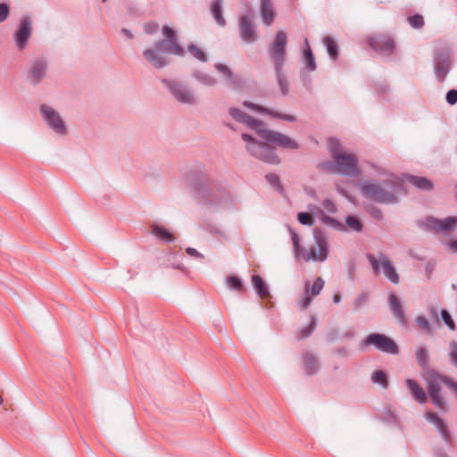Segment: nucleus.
I'll return each instance as SVG.
<instances>
[{"label":"nucleus","mask_w":457,"mask_h":457,"mask_svg":"<svg viewBox=\"0 0 457 457\" xmlns=\"http://www.w3.org/2000/svg\"><path fill=\"white\" fill-rule=\"evenodd\" d=\"M228 113L236 121L254 130L259 137L266 140L267 143H263L258 141L250 134L243 133L241 135L242 139L246 142L245 147L247 152L256 159L270 164L276 165L280 163V159L276 154L275 149L268 145V143L276 145L284 149L299 148L298 143L288 136L281 132L267 129L264 122L254 119L238 108H229Z\"/></svg>","instance_id":"f257e3e1"},{"label":"nucleus","mask_w":457,"mask_h":457,"mask_svg":"<svg viewBox=\"0 0 457 457\" xmlns=\"http://www.w3.org/2000/svg\"><path fill=\"white\" fill-rule=\"evenodd\" d=\"M163 39L156 41L152 48L144 50L143 56L155 69H162L170 62L165 54L183 57L186 54L184 48L179 45L176 31L164 25L162 27Z\"/></svg>","instance_id":"f03ea898"},{"label":"nucleus","mask_w":457,"mask_h":457,"mask_svg":"<svg viewBox=\"0 0 457 457\" xmlns=\"http://www.w3.org/2000/svg\"><path fill=\"white\" fill-rule=\"evenodd\" d=\"M361 192L366 199L383 204H395L399 201L397 195L406 194L403 181L393 174L380 184L377 181L364 182Z\"/></svg>","instance_id":"7ed1b4c3"},{"label":"nucleus","mask_w":457,"mask_h":457,"mask_svg":"<svg viewBox=\"0 0 457 457\" xmlns=\"http://www.w3.org/2000/svg\"><path fill=\"white\" fill-rule=\"evenodd\" d=\"M190 184L201 204L220 207L230 201L228 192L220 184L211 182L204 173L196 174Z\"/></svg>","instance_id":"20e7f679"},{"label":"nucleus","mask_w":457,"mask_h":457,"mask_svg":"<svg viewBox=\"0 0 457 457\" xmlns=\"http://www.w3.org/2000/svg\"><path fill=\"white\" fill-rule=\"evenodd\" d=\"M289 230L291 232L295 251L297 253L303 251L302 256L304 261L324 262L327 260L328 256L327 236L321 228H316L313 230V237L318 249L312 247L309 251L301 248L297 233L291 228H289Z\"/></svg>","instance_id":"39448f33"},{"label":"nucleus","mask_w":457,"mask_h":457,"mask_svg":"<svg viewBox=\"0 0 457 457\" xmlns=\"http://www.w3.org/2000/svg\"><path fill=\"white\" fill-rule=\"evenodd\" d=\"M339 145L337 138L329 139V150L331 156L337 162V173L349 177H357L360 174L358 160L353 154L336 153L333 145Z\"/></svg>","instance_id":"423d86ee"},{"label":"nucleus","mask_w":457,"mask_h":457,"mask_svg":"<svg viewBox=\"0 0 457 457\" xmlns=\"http://www.w3.org/2000/svg\"><path fill=\"white\" fill-rule=\"evenodd\" d=\"M367 260L371 266L374 275H378L381 269H383L385 277L390 282L393 284H398L400 282L399 275L396 272L392 261L386 254L379 253L378 257L377 258L372 253H368Z\"/></svg>","instance_id":"0eeeda50"},{"label":"nucleus","mask_w":457,"mask_h":457,"mask_svg":"<svg viewBox=\"0 0 457 457\" xmlns=\"http://www.w3.org/2000/svg\"><path fill=\"white\" fill-rule=\"evenodd\" d=\"M161 82L169 89L170 95L178 102L188 105L196 104L197 100L194 92L183 82L168 79H162Z\"/></svg>","instance_id":"6e6552de"},{"label":"nucleus","mask_w":457,"mask_h":457,"mask_svg":"<svg viewBox=\"0 0 457 457\" xmlns=\"http://www.w3.org/2000/svg\"><path fill=\"white\" fill-rule=\"evenodd\" d=\"M363 346L373 345L378 351L390 354H397L399 348L397 344L389 337L380 333H371L362 341Z\"/></svg>","instance_id":"1a4fd4ad"},{"label":"nucleus","mask_w":457,"mask_h":457,"mask_svg":"<svg viewBox=\"0 0 457 457\" xmlns=\"http://www.w3.org/2000/svg\"><path fill=\"white\" fill-rule=\"evenodd\" d=\"M434 72L439 82H444L452 69L450 53L447 49H436L433 57Z\"/></svg>","instance_id":"9d476101"},{"label":"nucleus","mask_w":457,"mask_h":457,"mask_svg":"<svg viewBox=\"0 0 457 457\" xmlns=\"http://www.w3.org/2000/svg\"><path fill=\"white\" fill-rule=\"evenodd\" d=\"M40 113L47 126L56 134L63 136L67 134V127L60 114L51 106L41 104Z\"/></svg>","instance_id":"9b49d317"},{"label":"nucleus","mask_w":457,"mask_h":457,"mask_svg":"<svg viewBox=\"0 0 457 457\" xmlns=\"http://www.w3.org/2000/svg\"><path fill=\"white\" fill-rule=\"evenodd\" d=\"M287 44V37L284 31H278L276 34L275 41L269 48L270 58L274 67L284 66L286 59V46Z\"/></svg>","instance_id":"f8f14e48"},{"label":"nucleus","mask_w":457,"mask_h":457,"mask_svg":"<svg viewBox=\"0 0 457 457\" xmlns=\"http://www.w3.org/2000/svg\"><path fill=\"white\" fill-rule=\"evenodd\" d=\"M48 61L46 57H36L31 60L27 80L32 86L40 84L47 75Z\"/></svg>","instance_id":"ddd939ff"},{"label":"nucleus","mask_w":457,"mask_h":457,"mask_svg":"<svg viewBox=\"0 0 457 457\" xmlns=\"http://www.w3.org/2000/svg\"><path fill=\"white\" fill-rule=\"evenodd\" d=\"M32 31V19L29 16H23L21 19L17 30L13 34V39L18 49L23 50L27 46Z\"/></svg>","instance_id":"4468645a"},{"label":"nucleus","mask_w":457,"mask_h":457,"mask_svg":"<svg viewBox=\"0 0 457 457\" xmlns=\"http://www.w3.org/2000/svg\"><path fill=\"white\" fill-rule=\"evenodd\" d=\"M424 417L428 423L434 425L444 442L446 445H451L453 443V437L445 420L441 419L436 412L431 411H427Z\"/></svg>","instance_id":"2eb2a0df"},{"label":"nucleus","mask_w":457,"mask_h":457,"mask_svg":"<svg viewBox=\"0 0 457 457\" xmlns=\"http://www.w3.org/2000/svg\"><path fill=\"white\" fill-rule=\"evenodd\" d=\"M370 46L377 53L388 56L395 50L394 40L386 35H378L369 39Z\"/></svg>","instance_id":"dca6fc26"},{"label":"nucleus","mask_w":457,"mask_h":457,"mask_svg":"<svg viewBox=\"0 0 457 457\" xmlns=\"http://www.w3.org/2000/svg\"><path fill=\"white\" fill-rule=\"evenodd\" d=\"M388 308L394 318L403 326L407 324L403 304L395 293H390L387 300Z\"/></svg>","instance_id":"f3484780"},{"label":"nucleus","mask_w":457,"mask_h":457,"mask_svg":"<svg viewBox=\"0 0 457 457\" xmlns=\"http://www.w3.org/2000/svg\"><path fill=\"white\" fill-rule=\"evenodd\" d=\"M239 32L241 39L245 42L253 43L257 39L255 29L251 20L245 15L240 18Z\"/></svg>","instance_id":"a211bd4d"},{"label":"nucleus","mask_w":457,"mask_h":457,"mask_svg":"<svg viewBox=\"0 0 457 457\" xmlns=\"http://www.w3.org/2000/svg\"><path fill=\"white\" fill-rule=\"evenodd\" d=\"M244 106L247 107V108H250L252 110H256L262 113H265L272 118H276V119H279V120H286V121H289V122H294L296 120V118L293 115H290V114H285V113H280L277 111H274V110H271V109H269V108H266L264 106H262V105H259V104H253V103H251V102H248V101H245L243 103Z\"/></svg>","instance_id":"6ab92c4d"},{"label":"nucleus","mask_w":457,"mask_h":457,"mask_svg":"<svg viewBox=\"0 0 457 457\" xmlns=\"http://www.w3.org/2000/svg\"><path fill=\"white\" fill-rule=\"evenodd\" d=\"M405 385L410 391L412 399L420 404H425L428 402V395L419 383L411 378L405 381Z\"/></svg>","instance_id":"aec40b11"},{"label":"nucleus","mask_w":457,"mask_h":457,"mask_svg":"<svg viewBox=\"0 0 457 457\" xmlns=\"http://www.w3.org/2000/svg\"><path fill=\"white\" fill-rule=\"evenodd\" d=\"M215 69L222 73L229 84L235 88L239 89L243 87L244 81L239 75L234 74L232 71L225 64L216 63Z\"/></svg>","instance_id":"412c9836"},{"label":"nucleus","mask_w":457,"mask_h":457,"mask_svg":"<svg viewBox=\"0 0 457 457\" xmlns=\"http://www.w3.org/2000/svg\"><path fill=\"white\" fill-rule=\"evenodd\" d=\"M303 368L307 376L316 374L320 369L318 358L311 353H305L303 355Z\"/></svg>","instance_id":"4be33fe9"},{"label":"nucleus","mask_w":457,"mask_h":457,"mask_svg":"<svg viewBox=\"0 0 457 457\" xmlns=\"http://www.w3.org/2000/svg\"><path fill=\"white\" fill-rule=\"evenodd\" d=\"M260 13L263 23L270 26L275 19V12L272 8L270 0H261Z\"/></svg>","instance_id":"5701e85b"},{"label":"nucleus","mask_w":457,"mask_h":457,"mask_svg":"<svg viewBox=\"0 0 457 457\" xmlns=\"http://www.w3.org/2000/svg\"><path fill=\"white\" fill-rule=\"evenodd\" d=\"M152 234L164 243H171L175 240L174 235L167 228L156 223L151 225Z\"/></svg>","instance_id":"b1692460"},{"label":"nucleus","mask_w":457,"mask_h":457,"mask_svg":"<svg viewBox=\"0 0 457 457\" xmlns=\"http://www.w3.org/2000/svg\"><path fill=\"white\" fill-rule=\"evenodd\" d=\"M406 179L418 189L423 191H430L433 189V182L425 177L407 175Z\"/></svg>","instance_id":"393cba45"},{"label":"nucleus","mask_w":457,"mask_h":457,"mask_svg":"<svg viewBox=\"0 0 457 457\" xmlns=\"http://www.w3.org/2000/svg\"><path fill=\"white\" fill-rule=\"evenodd\" d=\"M252 284L261 298H267L270 295L269 288L260 275L252 276Z\"/></svg>","instance_id":"a878e982"},{"label":"nucleus","mask_w":457,"mask_h":457,"mask_svg":"<svg viewBox=\"0 0 457 457\" xmlns=\"http://www.w3.org/2000/svg\"><path fill=\"white\" fill-rule=\"evenodd\" d=\"M274 70L280 93L282 96H287L289 93V85L287 76L283 71V66H276L274 67Z\"/></svg>","instance_id":"bb28decb"},{"label":"nucleus","mask_w":457,"mask_h":457,"mask_svg":"<svg viewBox=\"0 0 457 457\" xmlns=\"http://www.w3.org/2000/svg\"><path fill=\"white\" fill-rule=\"evenodd\" d=\"M223 0H213L211 6V13L218 25L224 27L226 21L222 15Z\"/></svg>","instance_id":"cd10ccee"},{"label":"nucleus","mask_w":457,"mask_h":457,"mask_svg":"<svg viewBox=\"0 0 457 457\" xmlns=\"http://www.w3.org/2000/svg\"><path fill=\"white\" fill-rule=\"evenodd\" d=\"M457 227V217L449 216L444 220L438 219V232L449 233Z\"/></svg>","instance_id":"c85d7f7f"},{"label":"nucleus","mask_w":457,"mask_h":457,"mask_svg":"<svg viewBox=\"0 0 457 457\" xmlns=\"http://www.w3.org/2000/svg\"><path fill=\"white\" fill-rule=\"evenodd\" d=\"M319 214H320V219L323 224L328 225L338 231H345L346 230L345 226L343 223H341L339 220H337L332 217L328 216L327 214L324 213V212L322 210L319 211Z\"/></svg>","instance_id":"c756f323"},{"label":"nucleus","mask_w":457,"mask_h":457,"mask_svg":"<svg viewBox=\"0 0 457 457\" xmlns=\"http://www.w3.org/2000/svg\"><path fill=\"white\" fill-rule=\"evenodd\" d=\"M303 59L305 62V68L310 71H313L316 70L317 65L315 62V58L312 54V51L310 47L309 42L307 39H305V48L303 50Z\"/></svg>","instance_id":"7c9ffc66"},{"label":"nucleus","mask_w":457,"mask_h":457,"mask_svg":"<svg viewBox=\"0 0 457 457\" xmlns=\"http://www.w3.org/2000/svg\"><path fill=\"white\" fill-rule=\"evenodd\" d=\"M323 44L327 49V52H328V54L329 55V57L332 60H337L339 55V51H338V46L334 41V39L329 36H326L323 38Z\"/></svg>","instance_id":"2f4dec72"},{"label":"nucleus","mask_w":457,"mask_h":457,"mask_svg":"<svg viewBox=\"0 0 457 457\" xmlns=\"http://www.w3.org/2000/svg\"><path fill=\"white\" fill-rule=\"evenodd\" d=\"M418 226L422 229L436 233L438 232V219L428 216L423 220H419Z\"/></svg>","instance_id":"473e14b6"},{"label":"nucleus","mask_w":457,"mask_h":457,"mask_svg":"<svg viewBox=\"0 0 457 457\" xmlns=\"http://www.w3.org/2000/svg\"><path fill=\"white\" fill-rule=\"evenodd\" d=\"M416 359L422 370H426L429 365V354L425 347H419L416 350Z\"/></svg>","instance_id":"72a5a7b5"},{"label":"nucleus","mask_w":457,"mask_h":457,"mask_svg":"<svg viewBox=\"0 0 457 457\" xmlns=\"http://www.w3.org/2000/svg\"><path fill=\"white\" fill-rule=\"evenodd\" d=\"M192 76L197 81H199L201 84H203L204 86L212 87V86L216 85V83H217V80L213 77H212L211 75H209L207 73L199 71H195L193 72Z\"/></svg>","instance_id":"f704fd0d"},{"label":"nucleus","mask_w":457,"mask_h":457,"mask_svg":"<svg viewBox=\"0 0 457 457\" xmlns=\"http://www.w3.org/2000/svg\"><path fill=\"white\" fill-rule=\"evenodd\" d=\"M371 381L381 386L384 389L388 387L387 375L383 370H376L371 375Z\"/></svg>","instance_id":"c9c22d12"},{"label":"nucleus","mask_w":457,"mask_h":457,"mask_svg":"<svg viewBox=\"0 0 457 457\" xmlns=\"http://www.w3.org/2000/svg\"><path fill=\"white\" fill-rule=\"evenodd\" d=\"M345 224L350 229L355 232H361L363 228V224L361 220L354 215L346 216Z\"/></svg>","instance_id":"e433bc0d"},{"label":"nucleus","mask_w":457,"mask_h":457,"mask_svg":"<svg viewBox=\"0 0 457 457\" xmlns=\"http://www.w3.org/2000/svg\"><path fill=\"white\" fill-rule=\"evenodd\" d=\"M187 50L195 59L202 62H206L208 61L206 54L202 49H200L196 45H188Z\"/></svg>","instance_id":"4c0bfd02"},{"label":"nucleus","mask_w":457,"mask_h":457,"mask_svg":"<svg viewBox=\"0 0 457 457\" xmlns=\"http://www.w3.org/2000/svg\"><path fill=\"white\" fill-rule=\"evenodd\" d=\"M227 283H228V287L230 289H233V290H236L238 292L245 291V287H244V283H243L242 279L237 276H234V275L229 276L227 278Z\"/></svg>","instance_id":"58836bf2"},{"label":"nucleus","mask_w":457,"mask_h":457,"mask_svg":"<svg viewBox=\"0 0 457 457\" xmlns=\"http://www.w3.org/2000/svg\"><path fill=\"white\" fill-rule=\"evenodd\" d=\"M266 180L268 183L274 187L277 191L282 192L283 187L280 183L279 177L275 173H269L265 176Z\"/></svg>","instance_id":"ea45409f"},{"label":"nucleus","mask_w":457,"mask_h":457,"mask_svg":"<svg viewBox=\"0 0 457 457\" xmlns=\"http://www.w3.org/2000/svg\"><path fill=\"white\" fill-rule=\"evenodd\" d=\"M370 299L369 293L362 292L361 293L353 302V310L358 311L360 310L364 304L368 303Z\"/></svg>","instance_id":"a19ab883"},{"label":"nucleus","mask_w":457,"mask_h":457,"mask_svg":"<svg viewBox=\"0 0 457 457\" xmlns=\"http://www.w3.org/2000/svg\"><path fill=\"white\" fill-rule=\"evenodd\" d=\"M317 325L316 319L314 317H311L310 323L307 327L302 328L299 333L301 336V338H306L309 337L314 331Z\"/></svg>","instance_id":"79ce46f5"},{"label":"nucleus","mask_w":457,"mask_h":457,"mask_svg":"<svg viewBox=\"0 0 457 457\" xmlns=\"http://www.w3.org/2000/svg\"><path fill=\"white\" fill-rule=\"evenodd\" d=\"M409 24L416 29H421L424 26V19L421 14H413L408 17Z\"/></svg>","instance_id":"37998d69"},{"label":"nucleus","mask_w":457,"mask_h":457,"mask_svg":"<svg viewBox=\"0 0 457 457\" xmlns=\"http://www.w3.org/2000/svg\"><path fill=\"white\" fill-rule=\"evenodd\" d=\"M318 168L329 173H337V162L336 160L320 162Z\"/></svg>","instance_id":"c03bdc74"},{"label":"nucleus","mask_w":457,"mask_h":457,"mask_svg":"<svg viewBox=\"0 0 457 457\" xmlns=\"http://www.w3.org/2000/svg\"><path fill=\"white\" fill-rule=\"evenodd\" d=\"M366 212L374 219L381 220L383 219V212L376 205L370 204L366 206Z\"/></svg>","instance_id":"a18cd8bd"},{"label":"nucleus","mask_w":457,"mask_h":457,"mask_svg":"<svg viewBox=\"0 0 457 457\" xmlns=\"http://www.w3.org/2000/svg\"><path fill=\"white\" fill-rule=\"evenodd\" d=\"M309 282L305 284V293L303 297L299 301L298 305L303 309H307L309 305L312 303V297L309 295L310 289H309Z\"/></svg>","instance_id":"49530a36"},{"label":"nucleus","mask_w":457,"mask_h":457,"mask_svg":"<svg viewBox=\"0 0 457 457\" xmlns=\"http://www.w3.org/2000/svg\"><path fill=\"white\" fill-rule=\"evenodd\" d=\"M441 318L450 330L455 329V323L452 318V315L450 314V312L448 311L442 310L441 311Z\"/></svg>","instance_id":"de8ad7c7"},{"label":"nucleus","mask_w":457,"mask_h":457,"mask_svg":"<svg viewBox=\"0 0 457 457\" xmlns=\"http://www.w3.org/2000/svg\"><path fill=\"white\" fill-rule=\"evenodd\" d=\"M297 219H298L299 222L303 225L312 226L314 223L313 217L309 212H299L297 215Z\"/></svg>","instance_id":"09e8293b"},{"label":"nucleus","mask_w":457,"mask_h":457,"mask_svg":"<svg viewBox=\"0 0 457 457\" xmlns=\"http://www.w3.org/2000/svg\"><path fill=\"white\" fill-rule=\"evenodd\" d=\"M324 280L319 277L317 278L314 282H313V285L311 288V294L312 296H316L318 295H320V291L322 290L323 287H324Z\"/></svg>","instance_id":"8fccbe9b"},{"label":"nucleus","mask_w":457,"mask_h":457,"mask_svg":"<svg viewBox=\"0 0 457 457\" xmlns=\"http://www.w3.org/2000/svg\"><path fill=\"white\" fill-rule=\"evenodd\" d=\"M10 15V6L5 3H0V22L8 19Z\"/></svg>","instance_id":"3c124183"},{"label":"nucleus","mask_w":457,"mask_h":457,"mask_svg":"<svg viewBox=\"0 0 457 457\" xmlns=\"http://www.w3.org/2000/svg\"><path fill=\"white\" fill-rule=\"evenodd\" d=\"M450 346L452 349V352L450 353V361L457 369V343L455 341H452Z\"/></svg>","instance_id":"603ef678"},{"label":"nucleus","mask_w":457,"mask_h":457,"mask_svg":"<svg viewBox=\"0 0 457 457\" xmlns=\"http://www.w3.org/2000/svg\"><path fill=\"white\" fill-rule=\"evenodd\" d=\"M417 324L425 329L428 333H431V327L428 320L424 316H418L416 318Z\"/></svg>","instance_id":"864d4df0"},{"label":"nucleus","mask_w":457,"mask_h":457,"mask_svg":"<svg viewBox=\"0 0 457 457\" xmlns=\"http://www.w3.org/2000/svg\"><path fill=\"white\" fill-rule=\"evenodd\" d=\"M159 25L156 22H148L144 26V31L148 35H154L157 33Z\"/></svg>","instance_id":"5fc2aeb1"},{"label":"nucleus","mask_w":457,"mask_h":457,"mask_svg":"<svg viewBox=\"0 0 457 457\" xmlns=\"http://www.w3.org/2000/svg\"><path fill=\"white\" fill-rule=\"evenodd\" d=\"M445 99L448 104H455L457 103V89H450L446 93Z\"/></svg>","instance_id":"6e6d98bb"},{"label":"nucleus","mask_w":457,"mask_h":457,"mask_svg":"<svg viewBox=\"0 0 457 457\" xmlns=\"http://www.w3.org/2000/svg\"><path fill=\"white\" fill-rule=\"evenodd\" d=\"M324 209L329 212V213H336L337 212V205L335 204V203L333 201H331L330 199H326L323 204H322Z\"/></svg>","instance_id":"4d7b16f0"},{"label":"nucleus","mask_w":457,"mask_h":457,"mask_svg":"<svg viewBox=\"0 0 457 457\" xmlns=\"http://www.w3.org/2000/svg\"><path fill=\"white\" fill-rule=\"evenodd\" d=\"M186 253L190 256H195L196 258L204 259V256L201 253H199L196 249L193 247H187L186 249Z\"/></svg>","instance_id":"13d9d810"},{"label":"nucleus","mask_w":457,"mask_h":457,"mask_svg":"<svg viewBox=\"0 0 457 457\" xmlns=\"http://www.w3.org/2000/svg\"><path fill=\"white\" fill-rule=\"evenodd\" d=\"M425 270H426V275H427V278H431V275H432V272L434 271V265L431 264V263H427L426 264V268H425Z\"/></svg>","instance_id":"bf43d9fd"},{"label":"nucleus","mask_w":457,"mask_h":457,"mask_svg":"<svg viewBox=\"0 0 457 457\" xmlns=\"http://www.w3.org/2000/svg\"><path fill=\"white\" fill-rule=\"evenodd\" d=\"M388 91V87L387 86H384V85H381L378 87V93L382 96L386 93H387Z\"/></svg>","instance_id":"052dcab7"},{"label":"nucleus","mask_w":457,"mask_h":457,"mask_svg":"<svg viewBox=\"0 0 457 457\" xmlns=\"http://www.w3.org/2000/svg\"><path fill=\"white\" fill-rule=\"evenodd\" d=\"M448 245L453 253H457V240H452Z\"/></svg>","instance_id":"680f3d73"},{"label":"nucleus","mask_w":457,"mask_h":457,"mask_svg":"<svg viewBox=\"0 0 457 457\" xmlns=\"http://www.w3.org/2000/svg\"><path fill=\"white\" fill-rule=\"evenodd\" d=\"M347 353V350L345 347L338 348L335 351V353L340 355V356H345Z\"/></svg>","instance_id":"e2e57ef3"},{"label":"nucleus","mask_w":457,"mask_h":457,"mask_svg":"<svg viewBox=\"0 0 457 457\" xmlns=\"http://www.w3.org/2000/svg\"><path fill=\"white\" fill-rule=\"evenodd\" d=\"M121 32L127 37H129V39H132L134 37L133 34L131 33V31H129V29L123 28L121 29Z\"/></svg>","instance_id":"0e129e2a"},{"label":"nucleus","mask_w":457,"mask_h":457,"mask_svg":"<svg viewBox=\"0 0 457 457\" xmlns=\"http://www.w3.org/2000/svg\"><path fill=\"white\" fill-rule=\"evenodd\" d=\"M341 298H342V297H341V295H340V294H335V295H333V302H334L335 303H340Z\"/></svg>","instance_id":"69168bd1"},{"label":"nucleus","mask_w":457,"mask_h":457,"mask_svg":"<svg viewBox=\"0 0 457 457\" xmlns=\"http://www.w3.org/2000/svg\"><path fill=\"white\" fill-rule=\"evenodd\" d=\"M172 268L184 270V267L182 264H174L172 265Z\"/></svg>","instance_id":"338daca9"},{"label":"nucleus","mask_w":457,"mask_h":457,"mask_svg":"<svg viewBox=\"0 0 457 457\" xmlns=\"http://www.w3.org/2000/svg\"><path fill=\"white\" fill-rule=\"evenodd\" d=\"M373 168H374V169H375L378 173H380V174H384V173H385L384 170H383V169H381V168H378V167H376L375 165H373Z\"/></svg>","instance_id":"774afa93"}]
</instances>
